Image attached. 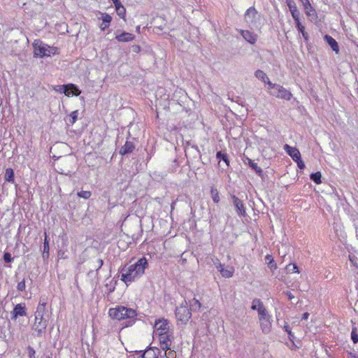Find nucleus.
I'll return each instance as SVG.
<instances>
[{"label":"nucleus","mask_w":358,"mask_h":358,"mask_svg":"<svg viewBox=\"0 0 358 358\" xmlns=\"http://www.w3.org/2000/svg\"><path fill=\"white\" fill-rule=\"evenodd\" d=\"M148 263L145 257L139 259L134 264L125 265L121 269V280L127 285L140 278L145 273Z\"/></svg>","instance_id":"f257e3e1"},{"label":"nucleus","mask_w":358,"mask_h":358,"mask_svg":"<svg viewBox=\"0 0 358 358\" xmlns=\"http://www.w3.org/2000/svg\"><path fill=\"white\" fill-rule=\"evenodd\" d=\"M251 309L257 310L260 328L264 334H268L271 331L272 317L269 315L264 303L259 299H255L252 301Z\"/></svg>","instance_id":"f03ea898"},{"label":"nucleus","mask_w":358,"mask_h":358,"mask_svg":"<svg viewBox=\"0 0 358 358\" xmlns=\"http://www.w3.org/2000/svg\"><path fill=\"white\" fill-rule=\"evenodd\" d=\"M45 314L46 303L43 299H41L34 313V322L31 326L37 337H41L45 333L48 324V320L45 317Z\"/></svg>","instance_id":"7ed1b4c3"},{"label":"nucleus","mask_w":358,"mask_h":358,"mask_svg":"<svg viewBox=\"0 0 358 358\" xmlns=\"http://www.w3.org/2000/svg\"><path fill=\"white\" fill-rule=\"evenodd\" d=\"M32 46L35 57L41 58L59 54V50L57 47L50 46L41 40H35L32 43Z\"/></svg>","instance_id":"20e7f679"},{"label":"nucleus","mask_w":358,"mask_h":358,"mask_svg":"<svg viewBox=\"0 0 358 358\" xmlns=\"http://www.w3.org/2000/svg\"><path fill=\"white\" fill-rule=\"evenodd\" d=\"M109 316L115 320H134L137 316L136 311L131 308L122 306H117L115 308H110L108 310Z\"/></svg>","instance_id":"39448f33"},{"label":"nucleus","mask_w":358,"mask_h":358,"mask_svg":"<svg viewBox=\"0 0 358 358\" xmlns=\"http://www.w3.org/2000/svg\"><path fill=\"white\" fill-rule=\"evenodd\" d=\"M176 317L182 323H187L192 317V313L188 308V303L184 301L181 305L176 309Z\"/></svg>","instance_id":"423d86ee"},{"label":"nucleus","mask_w":358,"mask_h":358,"mask_svg":"<svg viewBox=\"0 0 358 358\" xmlns=\"http://www.w3.org/2000/svg\"><path fill=\"white\" fill-rule=\"evenodd\" d=\"M270 94L278 98L285 99L286 100H290L292 94L283 87L280 85L269 83Z\"/></svg>","instance_id":"0eeeda50"},{"label":"nucleus","mask_w":358,"mask_h":358,"mask_svg":"<svg viewBox=\"0 0 358 358\" xmlns=\"http://www.w3.org/2000/svg\"><path fill=\"white\" fill-rule=\"evenodd\" d=\"M157 336H158L159 345L162 350L166 352L169 350H171L173 340L172 333L169 332L166 334H159L157 335Z\"/></svg>","instance_id":"6e6552de"},{"label":"nucleus","mask_w":358,"mask_h":358,"mask_svg":"<svg viewBox=\"0 0 358 358\" xmlns=\"http://www.w3.org/2000/svg\"><path fill=\"white\" fill-rule=\"evenodd\" d=\"M69 90H74L73 95L77 96H79L81 93V91L78 89V87L72 83H69L67 85H56L53 87V90L61 93L64 94L66 96H70V94L69 92Z\"/></svg>","instance_id":"1a4fd4ad"},{"label":"nucleus","mask_w":358,"mask_h":358,"mask_svg":"<svg viewBox=\"0 0 358 358\" xmlns=\"http://www.w3.org/2000/svg\"><path fill=\"white\" fill-rule=\"evenodd\" d=\"M154 328V333L155 336H157V335L159 334H166L170 332L169 331V322L166 320L164 319L158 320L157 321H156Z\"/></svg>","instance_id":"9d476101"},{"label":"nucleus","mask_w":358,"mask_h":358,"mask_svg":"<svg viewBox=\"0 0 358 358\" xmlns=\"http://www.w3.org/2000/svg\"><path fill=\"white\" fill-rule=\"evenodd\" d=\"M257 20V11L254 7L249 8L245 13V20L250 25H254Z\"/></svg>","instance_id":"9b49d317"},{"label":"nucleus","mask_w":358,"mask_h":358,"mask_svg":"<svg viewBox=\"0 0 358 358\" xmlns=\"http://www.w3.org/2000/svg\"><path fill=\"white\" fill-rule=\"evenodd\" d=\"M98 15L100 16H98L97 18L102 21L101 24L99 25V27L102 31H104L109 27L112 21V17L109 14L100 11L98 12Z\"/></svg>","instance_id":"f8f14e48"},{"label":"nucleus","mask_w":358,"mask_h":358,"mask_svg":"<svg viewBox=\"0 0 358 358\" xmlns=\"http://www.w3.org/2000/svg\"><path fill=\"white\" fill-rule=\"evenodd\" d=\"M115 39L118 42H130L134 40L135 36L134 34L129 32H121L120 30H117L115 33Z\"/></svg>","instance_id":"ddd939ff"},{"label":"nucleus","mask_w":358,"mask_h":358,"mask_svg":"<svg viewBox=\"0 0 358 358\" xmlns=\"http://www.w3.org/2000/svg\"><path fill=\"white\" fill-rule=\"evenodd\" d=\"M215 266L224 278H231L233 275L234 269L231 266L224 267L220 262L215 263Z\"/></svg>","instance_id":"4468645a"},{"label":"nucleus","mask_w":358,"mask_h":358,"mask_svg":"<svg viewBox=\"0 0 358 358\" xmlns=\"http://www.w3.org/2000/svg\"><path fill=\"white\" fill-rule=\"evenodd\" d=\"M12 319L15 320L19 316H26V306L24 304H17L11 312Z\"/></svg>","instance_id":"2eb2a0df"},{"label":"nucleus","mask_w":358,"mask_h":358,"mask_svg":"<svg viewBox=\"0 0 358 358\" xmlns=\"http://www.w3.org/2000/svg\"><path fill=\"white\" fill-rule=\"evenodd\" d=\"M284 150L292 158L294 161L299 160V158L301 157V153L296 148L292 147L287 144H285L284 145Z\"/></svg>","instance_id":"dca6fc26"},{"label":"nucleus","mask_w":358,"mask_h":358,"mask_svg":"<svg viewBox=\"0 0 358 358\" xmlns=\"http://www.w3.org/2000/svg\"><path fill=\"white\" fill-rule=\"evenodd\" d=\"M239 33L243 37V38L247 41L250 44H254L257 41V36L253 33L250 32L248 30H238Z\"/></svg>","instance_id":"f3484780"},{"label":"nucleus","mask_w":358,"mask_h":358,"mask_svg":"<svg viewBox=\"0 0 358 358\" xmlns=\"http://www.w3.org/2000/svg\"><path fill=\"white\" fill-rule=\"evenodd\" d=\"M134 148L135 146L132 142L126 141L124 145L120 148L119 152L120 155H124L126 154L131 153L134 150Z\"/></svg>","instance_id":"a211bd4d"},{"label":"nucleus","mask_w":358,"mask_h":358,"mask_svg":"<svg viewBox=\"0 0 358 358\" xmlns=\"http://www.w3.org/2000/svg\"><path fill=\"white\" fill-rule=\"evenodd\" d=\"M159 350L157 348H149L142 355L144 358H158Z\"/></svg>","instance_id":"6ab92c4d"},{"label":"nucleus","mask_w":358,"mask_h":358,"mask_svg":"<svg viewBox=\"0 0 358 358\" xmlns=\"http://www.w3.org/2000/svg\"><path fill=\"white\" fill-rule=\"evenodd\" d=\"M287 6L294 20H298V18L299 17V12L297 9L296 3L294 1H290L288 2Z\"/></svg>","instance_id":"aec40b11"},{"label":"nucleus","mask_w":358,"mask_h":358,"mask_svg":"<svg viewBox=\"0 0 358 358\" xmlns=\"http://www.w3.org/2000/svg\"><path fill=\"white\" fill-rule=\"evenodd\" d=\"M324 38L327 43L331 46V49L336 53L339 51V48L336 41L329 35H325Z\"/></svg>","instance_id":"412c9836"},{"label":"nucleus","mask_w":358,"mask_h":358,"mask_svg":"<svg viewBox=\"0 0 358 358\" xmlns=\"http://www.w3.org/2000/svg\"><path fill=\"white\" fill-rule=\"evenodd\" d=\"M255 76L257 78L262 80L264 83H267L268 85L269 83H271L266 74L262 70H257L255 73Z\"/></svg>","instance_id":"4be33fe9"},{"label":"nucleus","mask_w":358,"mask_h":358,"mask_svg":"<svg viewBox=\"0 0 358 358\" xmlns=\"http://www.w3.org/2000/svg\"><path fill=\"white\" fill-rule=\"evenodd\" d=\"M45 239L43 243V259H46L49 257V241L48 240L46 232H45Z\"/></svg>","instance_id":"5701e85b"},{"label":"nucleus","mask_w":358,"mask_h":358,"mask_svg":"<svg viewBox=\"0 0 358 358\" xmlns=\"http://www.w3.org/2000/svg\"><path fill=\"white\" fill-rule=\"evenodd\" d=\"M4 178L8 182H14V171L12 169L8 168L6 169Z\"/></svg>","instance_id":"b1692460"},{"label":"nucleus","mask_w":358,"mask_h":358,"mask_svg":"<svg viewBox=\"0 0 358 358\" xmlns=\"http://www.w3.org/2000/svg\"><path fill=\"white\" fill-rule=\"evenodd\" d=\"M190 311L199 310L201 308V303L196 299H192L189 301Z\"/></svg>","instance_id":"393cba45"},{"label":"nucleus","mask_w":358,"mask_h":358,"mask_svg":"<svg viewBox=\"0 0 358 358\" xmlns=\"http://www.w3.org/2000/svg\"><path fill=\"white\" fill-rule=\"evenodd\" d=\"M303 7L306 11V13L308 16H314L315 15V10L312 7L310 2H306L305 4H303Z\"/></svg>","instance_id":"a878e982"},{"label":"nucleus","mask_w":358,"mask_h":358,"mask_svg":"<svg viewBox=\"0 0 358 358\" xmlns=\"http://www.w3.org/2000/svg\"><path fill=\"white\" fill-rule=\"evenodd\" d=\"M216 157L218 159L224 161L226 163V164L229 166V161L227 154L222 153V152H217L216 154Z\"/></svg>","instance_id":"bb28decb"},{"label":"nucleus","mask_w":358,"mask_h":358,"mask_svg":"<svg viewBox=\"0 0 358 358\" xmlns=\"http://www.w3.org/2000/svg\"><path fill=\"white\" fill-rule=\"evenodd\" d=\"M248 165L257 173H261L262 169L257 166V163H255L252 159L248 158Z\"/></svg>","instance_id":"cd10ccee"},{"label":"nucleus","mask_w":358,"mask_h":358,"mask_svg":"<svg viewBox=\"0 0 358 358\" xmlns=\"http://www.w3.org/2000/svg\"><path fill=\"white\" fill-rule=\"evenodd\" d=\"M321 177L322 175L320 172H316L310 175V179L317 184L321 183Z\"/></svg>","instance_id":"c85d7f7f"},{"label":"nucleus","mask_w":358,"mask_h":358,"mask_svg":"<svg viewBox=\"0 0 358 358\" xmlns=\"http://www.w3.org/2000/svg\"><path fill=\"white\" fill-rule=\"evenodd\" d=\"M286 269L289 273H299L298 266L295 264H289L286 266Z\"/></svg>","instance_id":"c756f323"},{"label":"nucleus","mask_w":358,"mask_h":358,"mask_svg":"<svg viewBox=\"0 0 358 358\" xmlns=\"http://www.w3.org/2000/svg\"><path fill=\"white\" fill-rule=\"evenodd\" d=\"M236 208L238 214L245 215V207L243 203H235Z\"/></svg>","instance_id":"7c9ffc66"},{"label":"nucleus","mask_w":358,"mask_h":358,"mask_svg":"<svg viewBox=\"0 0 358 358\" xmlns=\"http://www.w3.org/2000/svg\"><path fill=\"white\" fill-rule=\"evenodd\" d=\"M78 110H74L71 113L69 122L71 124H73L76 122V120H78Z\"/></svg>","instance_id":"2f4dec72"},{"label":"nucleus","mask_w":358,"mask_h":358,"mask_svg":"<svg viewBox=\"0 0 358 358\" xmlns=\"http://www.w3.org/2000/svg\"><path fill=\"white\" fill-rule=\"evenodd\" d=\"M79 198H82L83 199H88L91 196V192L90 191H81L78 192L77 194Z\"/></svg>","instance_id":"473e14b6"},{"label":"nucleus","mask_w":358,"mask_h":358,"mask_svg":"<svg viewBox=\"0 0 358 358\" xmlns=\"http://www.w3.org/2000/svg\"><path fill=\"white\" fill-rule=\"evenodd\" d=\"M169 352H164V357H162V358H176L177 357V355H176V352L174 351V350H172L171 349V350H169Z\"/></svg>","instance_id":"72a5a7b5"},{"label":"nucleus","mask_w":358,"mask_h":358,"mask_svg":"<svg viewBox=\"0 0 358 358\" xmlns=\"http://www.w3.org/2000/svg\"><path fill=\"white\" fill-rule=\"evenodd\" d=\"M211 194L213 201H219L218 192L217 189L212 187L211 189Z\"/></svg>","instance_id":"f704fd0d"},{"label":"nucleus","mask_w":358,"mask_h":358,"mask_svg":"<svg viewBox=\"0 0 358 358\" xmlns=\"http://www.w3.org/2000/svg\"><path fill=\"white\" fill-rule=\"evenodd\" d=\"M27 352H28L29 358H36V351L32 347L28 346Z\"/></svg>","instance_id":"c9c22d12"},{"label":"nucleus","mask_w":358,"mask_h":358,"mask_svg":"<svg viewBox=\"0 0 358 358\" xmlns=\"http://www.w3.org/2000/svg\"><path fill=\"white\" fill-rule=\"evenodd\" d=\"M116 12L120 17H121L122 18H124L126 13V10L124 7L117 8V9H116Z\"/></svg>","instance_id":"e433bc0d"},{"label":"nucleus","mask_w":358,"mask_h":358,"mask_svg":"<svg viewBox=\"0 0 358 358\" xmlns=\"http://www.w3.org/2000/svg\"><path fill=\"white\" fill-rule=\"evenodd\" d=\"M351 339L354 343H358V334L356 333V329H353L351 332Z\"/></svg>","instance_id":"4c0bfd02"},{"label":"nucleus","mask_w":358,"mask_h":358,"mask_svg":"<svg viewBox=\"0 0 358 358\" xmlns=\"http://www.w3.org/2000/svg\"><path fill=\"white\" fill-rule=\"evenodd\" d=\"M26 288L25 281L24 280L20 282L17 285V289L18 291H24Z\"/></svg>","instance_id":"58836bf2"},{"label":"nucleus","mask_w":358,"mask_h":358,"mask_svg":"<svg viewBox=\"0 0 358 358\" xmlns=\"http://www.w3.org/2000/svg\"><path fill=\"white\" fill-rule=\"evenodd\" d=\"M267 264H268V266L270 268L271 270L273 271L277 268V265L274 262V260L273 258H271L270 262H267Z\"/></svg>","instance_id":"ea45409f"},{"label":"nucleus","mask_w":358,"mask_h":358,"mask_svg":"<svg viewBox=\"0 0 358 358\" xmlns=\"http://www.w3.org/2000/svg\"><path fill=\"white\" fill-rule=\"evenodd\" d=\"M3 260L6 262V263H10L12 262L13 260V258L11 257V255L10 253L8 252H6L4 253L3 255Z\"/></svg>","instance_id":"a19ab883"},{"label":"nucleus","mask_w":358,"mask_h":358,"mask_svg":"<svg viewBox=\"0 0 358 358\" xmlns=\"http://www.w3.org/2000/svg\"><path fill=\"white\" fill-rule=\"evenodd\" d=\"M295 22H296V27H297L298 30L300 32H302L303 31H304L305 27L303 25H301L300 20H299V17L298 18V20H295Z\"/></svg>","instance_id":"79ce46f5"},{"label":"nucleus","mask_w":358,"mask_h":358,"mask_svg":"<svg viewBox=\"0 0 358 358\" xmlns=\"http://www.w3.org/2000/svg\"><path fill=\"white\" fill-rule=\"evenodd\" d=\"M295 162L297 163L298 167L300 169H303L305 168V164L301 160V157L299 158V160H296Z\"/></svg>","instance_id":"37998d69"},{"label":"nucleus","mask_w":358,"mask_h":358,"mask_svg":"<svg viewBox=\"0 0 358 358\" xmlns=\"http://www.w3.org/2000/svg\"><path fill=\"white\" fill-rule=\"evenodd\" d=\"M284 329H285V331L287 332V334H289V336H293V334L291 331V329H290V327H289V325H285Z\"/></svg>","instance_id":"c03bdc74"},{"label":"nucleus","mask_w":358,"mask_h":358,"mask_svg":"<svg viewBox=\"0 0 358 358\" xmlns=\"http://www.w3.org/2000/svg\"><path fill=\"white\" fill-rule=\"evenodd\" d=\"M355 229H356V236L357 238H358V219L356 220H355Z\"/></svg>","instance_id":"a18cd8bd"},{"label":"nucleus","mask_w":358,"mask_h":358,"mask_svg":"<svg viewBox=\"0 0 358 358\" xmlns=\"http://www.w3.org/2000/svg\"><path fill=\"white\" fill-rule=\"evenodd\" d=\"M114 5H115V9H117V8H122V7H124V6L122 5V3L120 2V1H119V0H117V1H115V2L114 3Z\"/></svg>","instance_id":"49530a36"},{"label":"nucleus","mask_w":358,"mask_h":358,"mask_svg":"<svg viewBox=\"0 0 358 358\" xmlns=\"http://www.w3.org/2000/svg\"><path fill=\"white\" fill-rule=\"evenodd\" d=\"M96 263H97V266H98L97 270H98L102 266L103 260L101 259H97Z\"/></svg>","instance_id":"de8ad7c7"},{"label":"nucleus","mask_w":358,"mask_h":358,"mask_svg":"<svg viewBox=\"0 0 358 358\" xmlns=\"http://www.w3.org/2000/svg\"><path fill=\"white\" fill-rule=\"evenodd\" d=\"M301 33L302 36L303 37L304 40L305 41H308V33L306 32L305 31H303Z\"/></svg>","instance_id":"09e8293b"},{"label":"nucleus","mask_w":358,"mask_h":358,"mask_svg":"<svg viewBox=\"0 0 358 358\" xmlns=\"http://www.w3.org/2000/svg\"><path fill=\"white\" fill-rule=\"evenodd\" d=\"M308 316H309V313H304L303 315H302V317L301 319L302 320H307L308 318Z\"/></svg>","instance_id":"8fccbe9b"},{"label":"nucleus","mask_w":358,"mask_h":358,"mask_svg":"<svg viewBox=\"0 0 358 358\" xmlns=\"http://www.w3.org/2000/svg\"><path fill=\"white\" fill-rule=\"evenodd\" d=\"M287 296H288L289 299H292L294 298V295L291 292L287 293Z\"/></svg>","instance_id":"3c124183"},{"label":"nucleus","mask_w":358,"mask_h":358,"mask_svg":"<svg viewBox=\"0 0 358 358\" xmlns=\"http://www.w3.org/2000/svg\"><path fill=\"white\" fill-rule=\"evenodd\" d=\"M271 258H273V257H271V255H267L266 256V257H265V259H266V260L267 261V262H270Z\"/></svg>","instance_id":"603ef678"},{"label":"nucleus","mask_w":358,"mask_h":358,"mask_svg":"<svg viewBox=\"0 0 358 358\" xmlns=\"http://www.w3.org/2000/svg\"><path fill=\"white\" fill-rule=\"evenodd\" d=\"M68 91L70 94V96H73V94L74 90H69Z\"/></svg>","instance_id":"864d4df0"},{"label":"nucleus","mask_w":358,"mask_h":358,"mask_svg":"<svg viewBox=\"0 0 358 358\" xmlns=\"http://www.w3.org/2000/svg\"><path fill=\"white\" fill-rule=\"evenodd\" d=\"M300 1L302 2L303 5L305 4L306 2H309V0H300Z\"/></svg>","instance_id":"5fc2aeb1"},{"label":"nucleus","mask_w":358,"mask_h":358,"mask_svg":"<svg viewBox=\"0 0 358 358\" xmlns=\"http://www.w3.org/2000/svg\"><path fill=\"white\" fill-rule=\"evenodd\" d=\"M140 30H141V26L138 25V26L136 27V31L137 32H140Z\"/></svg>","instance_id":"6e6d98bb"},{"label":"nucleus","mask_w":358,"mask_h":358,"mask_svg":"<svg viewBox=\"0 0 358 358\" xmlns=\"http://www.w3.org/2000/svg\"><path fill=\"white\" fill-rule=\"evenodd\" d=\"M139 49H140L139 46H136L134 51L137 52L139 50Z\"/></svg>","instance_id":"4d7b16f0"},{"label":"nucleus","mask_w":358,"mask_h":358,"mask_svg":"<svg viewBox=\"0 0 358 358\" xmlns=\"http://www.w3.org/2000/svg\"><path fill=\"white\" fill-rule=\"evenodd\" d=\"M113 1V3L117 1V0H112Z\"/></svg>","instance_id":"13d9d810"},{"label":"nucleus","mask_w":358,"mask_h":358,"mask_svg":"<svg viewBox=\"0 0 358 358\" xmlns=\"http://www.w3.org/2000/svg\"><path fill=\"white\" fill-rule=\"evenodd\" d=\"M129 358H135V357L132 356V357H130Z\"/></svg>","instance_id":"bf43d9fd"},{"label":"nucleus","mask_w":358,"mask_h":358,"mask_svg":"<svg viewBox=\"0 0 358 358\" xmlns=\"http://www.w3.org/2000/svg\"><path fill=\"white\" fill-rule=\"evenodd\" d=\"M354 358H358V357H354Z\"/></svg>","instance_id":"052dcab7"},{"label":"nucleus","mask_w":358,"mask_h":358,"mask_svg":"<svg viewBox=\"0 0 358 358\" xmlns=\"http://www.w3.org/2000/svg\"><path fill=\"white\" fill-rule=\"evenodd\" d=\"M47 358H51L50 357H48Z\"/></svg>","instance_id":"680f3d73"},{"label":"nucleus","mask_w":358,"mask_h":358,"mask_svg":"<svg viewBox=\"0 0 358 358\" xmlns=\"http://www.w3.org/2000/svg\"><path fill=\"white\" fill-rule=\"evenodd\" d=\"M138 358H140V357H138Z\"/></svg>","instance_id":"e2e57ef3"}]
</instances>
